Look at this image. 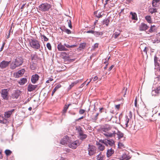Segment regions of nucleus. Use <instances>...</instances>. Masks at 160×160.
<instances>
[{
  "label": "nucleus",
  "instance_id": "obj_61",
  "mask_svg": "<svg viewBox=\"0 0 160 160\" xmlns=\"http://www.w3.org/2000/svg\"><path fill=\"white\" fill-rule=\"evenodd\" d=\"M86 32L87 33H91L93 34V33H94V31L92 30H89L87 31Z\"/></svg>",
  "mask_w": 160,
  "mask_h": 160
},
{
  "label": "nucleus",
  "instance_id": "obj_26",
  "mask_svg": "<svg viewBox=\"0 0 160 160\" xmlns=\"http://www.w3.org/2000/svg\"><path fill=\"white\" fill-rule=\"evenodd\" d=\"M18 67L16 63L13 60L10 65V68L12 70L15 69L17 67Z\"/></svg>",
  "mask_w": 160,
  "mask_h": 160
},
{
  "label": "nucleus",
  "instance_id": "obj_36",
  "mask_svg": "<svg viewBox=\"0 0 160 160\" xmlns=\"http://www.w3.org/2000/svg\"><path fill=\"white\" fill-rule=\"evenodd\" d=\"M0 123L2 124H7L9 123V122L8 119L5 118H4L2 120H0Z\"/></svg>",
  "mask_w": 160,
  "mask_h": 160
},
{
  "label": "nucleus",
  "instance_id": "obj_12",
  "mask_svg": "<svg viewBox=\"0 0 160 160\" xmlns=\"http://www.w3.org/2000/svg\"><path fill=\"white\" fill-rule=\"evenodd\" d=\"M39 76L37 74L33 75L31 77V81L32 83H35L39 79Z\"/></svg>",
  "mask_w": 160,
  "mask_h": 160
},
{
  "label": "nucleus",
  "instance_id": "obj_53",
  "mask_svg": "<svg viewBox=\"0 0 160 160\" xmlns=\"http://www.w3.org/2000/svg\"><path fill=\"white\" fill-rule=\"evenodd\" d=\"M42 37L43 38L45 41H47L48 40V38H47L44 35H42Z\"/></svg>",
  "mask_w": 160,
  "mask_h": 160
},
{
  "label": "nucleus",
  "instance_id": "obj_39",
  "mask_svg": "<svg viewBox=\"0 0 160 160\" xmlns=\"http://www.w3.org/2000/svg\"><path fill=\"white\" fill-rule=\"evenodd\" d=\"M122 159H120V160H123L126 159V160H129L130 158H128L127 155L125 153H124L122 154Z\"/></svg>",
  "mask_w": 160,
  "mask_h": 160
},
{
  "label": "nucleus",
  "instance_id": "obj_16",
  "mask_svg": "<svg viewBox=\"0 0 160 160\" xmlns=\"http://www.w3.org/2000/svg\"><path fill=\"white\" fill-rule=\"evenodd\" d=\"M25 72V70L24 68H22L21 70H19L16 73L15 78H17L21 76L24 74Z\"/></svg>",
  "mask_w": 160,
  "mask_h": 160
},
{
  "label": "nucleus",
  "instance_id": "obj_45",
  "mask_svg": "<svg viewBox=\"0 0 160 160\" xmlns=\"http://www.w3.org/2000/svg\"><path fill=\"white\" fill-rule=\"evenodd\" d=\"M12 152V151L8 149H7L5 151V153L7 156L10 155L11 154Z\"/></svg>",
  "mask_w": 160,
  "mask_h": 160
},
{
  "label": "nucleus",
  "instance_id": "obj_58",
  "mask_svg": "<svg viewBox=\"0 0 160 160\" xmlns=\"http://www.w3.org/2000/svg\"><path fill=\"white\" fill-rule=\"evenodd\" d=\"M68 27L70 28H72V26L71 24V20H69V21H68Z\"/></svg>",
  "mask_w": 160,
  "mask_h": 160
},
{
  "label": "nucleus",
  "instance_id": "obj_22",
  "mask_svg": "<svg viewBox=\"0 0 160 160\" xmlns=\"http://www.w3.org/2000/svg\"><path fill=\"white\" fill-rule=\"evenodd\" d=\"M114 153V150L112 148L110 149H108L107 152V156L109 158Z\"/></svg>",
  "mask_w": 160,
  "mask_h": 160
},
{
  "label": "nucleus",
  "instance_id": "obj_7",
  "mask_svg": "<svg viewBox=\"0 0 160 160\" xmlns=\"http://www.w3.org/2000/svg\"><path fill=\"white\" fill-rule=\"evenodd\" d=\"M152 95L154 96H158L160 94V85L157 86L156 88H152Z\"/></svg>",
  "mask_w": 160,
  "mask_h": 160
},
{
  "label": "nucleus",
  "instance_id": "obj_10",
  "mask_svg": "<svg viewBox=\"0 0 160 160\" xmlns=\"http://www.w3.org/2000/svg\"><path fill=\"white\" fill-rule=\"evenodd\" d=\"M37 87V85H33L31 83H30L28 84V86L27 90L28 92H31L35 90Z\"/></svg>",
  "mask_w": 160,
  "mask_h": 160
},
{
  "label": "nucleus",
  "instance_id": "obj_15",
  "mask_svg": "<svg viewBox=\"0 0 160 160\" xmlns=\"http://www.w3.org/2000/svg\"><path fill=\"white\" fill-rule=\"evenodd\" d=\"M79 142L78 140H76L69 144V146L70 148L72 149H76L78 147V144Z\"/></svg>",
  "mask_w": 160,
  "mask_h": 160
},
{
  "label": "nucleus",
  "instance_id": "obj_2",
  "mask_svg": "<svg viewBox=\"0 0 160 160\" xmlns=\"http://www.w3.org/2000/svg\"><path fill=\"white\" fill-rule=\"evenodd\" d=\"M27 40L30 46L34 51H36L38 50H39L40 51H41V50H40L41 44L39 41L32 38H28Z\"/></svg>",
  "mask_w": 160,
  "mask_h": 160
},
{
  "label": "nucleus",
  "instance_id": "obj_52",
  "mask_svg": "<svg viewBox=\"0 0 160 160\" xmlns=\"http://www.w3.org/2000/svg\"><path fill=\"white\" fill-rule=\"evenodd\" d=\"M134 105L135 106L136 108L138 107V105L137 104V97H136L135 100Z\"/></svg>",
  "mask_w": 160,
  "mask_h": 160
},
{
  "label": "nucleus",
  "instance_id": "obj_54",
  "mask_svg": "<svg viewBox=\"0 0 160 160\" xmlns=\"http://www.w3.org/2000/svg\"><path fill=\"white\" fill-rule=\"evenodd\" d=\"M5 44H6V42H3L2 46L1 48H0V52H1V51H2L3 50V49L4 48L5 45Z\"/></svg>",
  "mask_w": 160,
  "mask_h": 160
},
{
  "label": "nucleus",
  "instance_id": "obj_20",
  "mask_svg": "<svg viewBox=\"0 0 160 160\" xmlns=\"http://www.w3.org/2000/svg\"><path fill=\"white\" fill-rule=\"evenodd\" d=\"M110 17H109L107 18H106L105 19H103L102 22V24L105 25L107 26H108L110 22Z\"/></svg>",
  "mask_w": 160,
  "mask_h": 160
},
{
  "label": "nucleus",
  "instance_id": "obj_49",
  "mask_svg": "<svg viewBox=\"0 0 160 160\" xmlns=\"http://www.w3.org/2000/svg\"><path fill=\"white\" fill-rule=\"evenodd\" d=\"M156 31L155 28H154L152 27H150V28L148 31L147 32H155Z\"/></svg>",
  "mask_w": 160,
  "mask_h": 160
},
{
  "label": "nucleus",
  "instance_id": "obj_62",
  "mask_svg": "<svg viewBox=\"0 0 160 160\" xmlns=\"http://www.w3.org/2000/svg\"><path fill=\"white\" fill-rule=\"evenodd\" d=\"M143 110L144 111L146 112L147 111V109L146 108V106L144 103H143Z\"/></svg>",
  "mask_w": 160,
  "mask_h": 160
},
{
  "label": "nucleus",
  "instance_id": "obj_37",
  "mask_svg": "<svg viewBox=\"0 0 160 160\" xmlns=\"http://www.w3.org/2000/svg\"><path fill=\"white\" fill-rule=\"evenodd\" d=\"M64 59L66 61H68L69 62H71L75 61V59H70L69 56L64 57Z\"/></svg>",
  "mask_w": 160,
  "mask_h": 160
},
{
  "label": "nucleus",
  "instance_id": "obj_43",
  "mask_svg": "<svg viewBox=\"0 0 160 160\" xmlns=\"http://www.w3.org/2000/svg\"><path fill=\"white\" fill-rule=\"evenodd\" d=\"M107 110L106 109L103 108H99V112L98 113H101L102 112H105V113H107Z\"/></svg>",
  "mask_w": 160,
  "mask_h": 160
},
{
  "label": "nucleus",
  "instance_id": "obj_28",
  "mask_svg": "<svg viewBox=\"0 0 160 160\" xmlns=\"http://www.w3.org/2000/svg\"><path fill=\"white\" fill-rule=\"evenodd\" d=\"M86 45L85 43H82L79 44V47L78 48V50L79 51H81L82 49L85 48Z\"/></svg>",
  "mask_w": 160,
  "mask_h": 160
},
{
  "label": "nucleus",
  "instance_id": "obj_6",
  "mask_svg": "<svg viewBox=\"0 0 160 160\" xmlns=\"http://www.w3.org/2000/svg\"><path fill=\"white\" fill-rule=\"evenodd\" d=\"M11 62V61L3 60L0 63V68L4 69L8 67Z\"/></svg>",
  "mask_w": 160,
  "mask_h": 160
},
{
  "label": "nucleus",
  "instance_id": "obj_56",
  "mask_svg": "<svg viewBox=\"0 0 160 160\" xmlns=\"http://www.w3.org/2000/svg\"><path fill=\"white\" fill-rule=\"evenodd\" d=\"M127 9H128L127 8H123V9H122L121 10L120 12L119 13V15H120V14H122V13L123 14H125V13L124 12V10H127Z\"/></svg>",
  "mask_w": 160,
  "mask_h": 160
},
{
  "label": "nucleus",
  "instance_id": "obj_35",
  "mask_svg": "<svg viewBox=\"0 0 160 160\" xmlns=\"http://www.w3.org/2000/svg\"><path fill=\"white\" fill-rule=\"evenodd\" d=\"M61 29L62 31L66 32L68 34H69L71 33V31L70 30L67 28L65 27H64L63 29H62L61 28Z\"/></svg>",
  "mask_w": 160,
  "mask_h": 160
},
{
  "label": "nucleus",
  "instance_id": "obj_32",
  "mask_svg": "<svg viewBox=\"0 0 160 160\" xmlns=\"http://www.w3.org/2000/svg\"><path fill=\"white\" fill-rule=\"evenodd\" d=\"M156 8H150L149 9V12L151 14L157 12L158 9Z\"/></svg>",
  "mask_w": 160,
  "mask_h": 160
},
{
  "label": "nucleus",
  "instance_id": "obj_30",
  "mask_svg": "<svg viewBox=\"0 0 160 160\" xmlns=\"http://www.w3.org/2000/svg\"><path fill=\"white\" fill-rule=\"evenodd\" d=\"M96 144L98 146V148L100 150L103 151L105 149L104 146L99 142H97Z\"/></svg>",
  "mask_w": 160,
  "mask_h": 160
},
{
  "label": "nucleus",
  "instance_id": "obj_18",
  "mask_svg": "<svg viewBox=\"0 0 160 160\" xmlns=\"http://www.w3.org/2000/svg\"><path fill=\"white\" fill-rule=\"evenodd\" d=\"M20 92V91L18 90H15L12 94V98H13L17 99L21 93Z\"/></svg>",
  "mask_w": 160,
  "mask_h": 160
},
{
  "label": "nucleus",
  "instance_id": "obj_3",
  "mask_svg": "<svg viewBox=\"0 0 160 160\" xmlns=\"http://www.w3.org/2000/svg\"><path fill=\"white\" fill-rule=\"evenodd\" d=\"M52 8V5L46 2L40 5L38 7L39 9L43 12L48 11Z\"/></svg>",
  "mask_w": 160,
  "mask_h": 160
},
{
  "label": "nucleus",
  "instance_id": "obj_9",
  "mask_svg": "<svg viewBox=\"0 0 160 160\" xmlns=\"http://www.w3.org/2000/svg\"><path fill=\"white\" fill-rule=\"evenodd\" d=\"M69 142V137L66 135L60 141V143L62 145H65Z\"/></svg>",
  "mask_w": 160,
  "mask_h": 160
},
{
  "label": "nucleus",
  "instance_id": "obj_31",
  "mask_svg": "<svg viewBox=\"0 0 160 160\" xmlns=\"http://www.w3.org/2000/svg\"><path fill=\"white\" fill-rule=\"evenodd\" d=\"M76 130L77 131L78 134H80L83 133V131L82 130V128L81 127V126H79L78 127H77L76 128Z\"/></svg>",
  "mask_w": 160,
  "mask_h": 160
},
{
  "label": "nucleus",
  "instance_id": "obj_11",
  "mask_svg": "<svg viewBox=\"0 0 160 160\" xmlns=\"http://www.w3.org/2000/svg\"><path fill=\"white\" fill-rule=\"evenodd\" d=\"M57 48L59 51H66L68 50V49L65 47L64 44L62 45L61 42L59 43L58 45Z\"/></svg>",
  "mask_w": 160,
  "mask_h": 160
},
{
  "label": "nucleus",
  "instance_id": "obj_19",
  "mask_svg": "<svg viewBox=\"0 0 160 160\" xmlns=\"http://www.w3.org/2000/svg\"><path fill=\"white\" fill-rule=\"evenodd\" d=\"M159 64H160V59L158 57H157V55L156 54L154 56V64L155 66L157 65L158 66Z\"/></svg>",
  "mask_w": 160,
  "mask_h": 160
},
{
  "label": "nucleus",
  "instance_id": "obj_17",
  "mask_svg": "<svg viewBox=\"0 0 160 160\" xmlns=\"http://www.w3.org/2000/svg\"><path fill=\"white\" fill-rule=\"evenodd\" d=\"M15 111V109H12L11 110L9 111L5 112L4 114V116L6 118H9L12 112Z\"/></svg>",
  "mask_w": 160,
  "mask_h": 160
},
{
  "label": "nucleus",
  "instance_id": "obj_33",
  "mask_svg": "<svg viewBox=\"0 0 160 160\" xmlns=\"http://www.w3.org/2000/svg\"><path fill=\"white\" fill-rule=\"evenodd\" d=\"M145 20L149 23H151L152 22V19L150 16L147 15L145 17Z\"/></svg>",
  "mask_w": 160,
  "mask_h": 160
},
{
  "label": "nucleus",
  "instance_id": "obj_24",
  "mask_svg": "<svg viewBox=\"0 0 160 160\" xmlns=\"http://www.w3.org/2000/svg\"><path fill=\"white\" fill-rule=\"evenodd\" d=\"M160 36L157 34L155 38H153L152 41L153 43H158L160 42Z\"/></svg>",
  "mask_w": 160,
  "mask_h": 160
},
{
  "label": "nucleus",
  "instance_id": "obj_5",
  "mask_svg": "<svg viewBox=\"0 0 160 160\" xmlns=\"http://www.w3.org/2000/svg\"><path fill=\"white\" fill-rule=\"evenodd\" d=\"M1 96L3 99L8 100L9 97L8 96V90L6 89H2L1 91Z\"/></svg>",
  "mask_w": 160,
  "mask_h": 160
},
{
  "label": "nucleus",
  "instance_id": "obj_1",
  "mask_svg": "<svg viewBox=\"0 0 160 160\" xmlns=\"http://www.w3.org/2000/svg\"><path fill=\"white\" fill-rule=\"evenodd\" d=\"M111 127L109 125H105L101 129L102 132L106 137H114L116 134L115 131L111 130Z\"/></svg>",
  "mask_w": 160,
  "mask_h": 160
},
{
  "label": "nucleus",
  "instance_id": "obj_34",
  "mask_svg": "<svg viewBox=\"0 0 160 160\" xmlns=\"http://www.w3.org/2000/svg\"><path fill=\"white\" fill-rule=\"evenodd\" d=\"M93 34L95 36L98 37L100 35L102 36L103 34V32H99L94 31Z\"/></svg>",
  "mask_w": 160,
  "mask_h": 160
},
{
  "label": "nucleus",
  "instance_id": "obj_23",
  "mask_svg": "<svg viewBox=\"0 0 160 160\" xmlns=\"http://www.w3.org/2000/svg\"><path fill=\"white\" fill-rule=\"evenodd\" d=\"M27 82V79L26 78H22L18 81V83L21 85H23Z\"/></svg>",
  "mask_w": 160,
  "mask_h": 160
},
{
  "label": "nucleus",
  "instance_id": "obj_60",
  "mask_svg": "<svg viewBox=\"0 0 160 160\" xmlns=\"http://www.w3.org/2000/svg\"><path fill=\"white\" fill-rule=\"evenodd\" d=\"M127 118L126 122L125 125H126V127H128V122H129V119L128 118V116H127Z\"/></svg>",
  "mask_w": 160,
  "mask_h": 160
},
{
  "label": "nucleus",
  "instance_id": "obj_21",
  "mask_svg": "<svg viewBox=\"0 0 160 160\" xmlns=\"http://www.w3.org/2000/svg\"><path fill=\"white\" fill-rule=\"evenodd\" d=\"M130 14L132 16L131 19L132 20H138L137 14L135 12H131Z\"/></svg>",
  "mask_w": 160,
  "mask_h": 160
},
{
  "label": "nucleus",
  "instance_id": "obj_25",
  "mask_svg": "<svg viewBox=\"0 0 160 160\" xmlns=\"http://www.w3.org/2000/svg\"><path fill=\"white\" fill-rule=\"evenodd\" d=\"M87 135L86 134H84L83 133L80 134H78V138L82 141H83L87 138Z\"/></svg>",
  "mask_w": 160,
  "mask_h": 160
},
{
  "label": "nucleus",
  "instance_id": "obj_38",
  "mask_svg": "<svg viewBox=\"0 0 160 160\" xmlns=\"http://www.w3.org/2000/svg\"><path fill=\"white\" fill-rule=\"evenodd\" d=\"M107 142H108V145H109L110 146H112L114 144V142L113 140L109 139L107 140Z\"/></svg>",
  "mask_w": 160,
  "mask_h": 160
},
{
  "label": "nucleus",
  "instance_id": "obj_40",
  "mask_svg": "<svg viewBox=\"0 0 160 160\" xmlns=\"http://www.w3.org/2000/svg\"><path fill=\"white\" fill-rule=\"evenodd\" d=\"M65 47L67 48H74L76 47L77 46V45H70L68 44L64 43V44Z\"/></svg>",
  "mask_w": 160,
  "mask_h": 160
},
{
  "label": "nucleus",
  "instance_id": "obj_47",
  "mask_svg": "<svg viewBox=\"0 0 160 160\" xmlns=\"http://www.w3.org/2000/svg\"><path fill=\"white\" fill-rule=\"evenodd\" d=\"M68 108L67 107V104H65L64 106V108L62 110V113H65L67 111V109H68Z\"/></svg>",
  "mask_w": 160,
  "mask_h": 160
},
{
  "label": "nucleus",
  "instance_id": "obj_46",
  "mask_svg": "<svg viewBox=\"0 0 160 160\" xmlns=\"http://www.w3.org/2000/svg\"><path fill=\"white\" fill-rule=\"evenodd\" d=\"M32 60H35L38 57V55L35 52V54L31 55Z\"/></svg>",
  "mask_w": 160,
  "mask_h": 160
},
{
  "label": "nucleus",
  "instance_id": "obj_42",
  "mask_svg": "<svg viewBox=\"0 0 160 160\" xmlns=\"http://www.w3.org/2000/svg\"><path fill=\"white\" fill-rule=\"evenodd\" d=\"M103 158V156L100 153L97 156V159L98 160H102Z\"/></svg>",
  "mask_w": 160,
  "mask_h": 160
},
{
  "label": "nucleus",
  "instance_id": "obj_63",
  "mask_svg": "<svg viewBox=\"0 0 160 160\" xmlns=\"http://www.w3.org/2000/svg\"><path fill=\"white\" fill-rule=\"evenodd\" d=\"M85 117V116H82V117H80V118H78V119H76L75 120V121L76 122L78 121L79 120H80L82 119H83Z\"/></svg>",
  "mask_w": 160,
  "mask_h": 160
},
{
  "label": "nucleus",
  "instance_id": "obj_41",
  "mask_svg": "<svg viewBox=\"0 0 160 160\" xmlns=\"http://www.w3.org/2000/svg\"><path fill=\"white\" fill-rule=\"evenodd\" d=\"M118 135V138L119 139L122 138L123 136V134L121 132L118 131V133H117Z\"/></svg>",
  "mask_w": 160,
  "mask_h": 160
},
{
  "label": "nucleus",
  "instance_id": "obj_57",
  "mask_svg": "<svg viewBox=\"0 0 160 160\" xmlns=\"http://www.w3.org/2000/svg\"><path fill=\"white\" fill-rule=\"evenodd\" d=\"M85 110L82 109H80L79 111V113L80 114H83L85 112Z\"/></svg>",
  "mask_w": 160,
  "mask_h": 160
},
{
  "label": "nucleus",
  "instance_id": "obj_8",
  "mask_svg": "<svg viewBox=\"0 0 160 160\" xmlns=\"http://www.w3.org/2000/svg\"><path fill=\"white\" fill-rule=\"evenodd\" d=\"M149 27L147 24L144 22H142L140 25L139 27V30L140 31H146L149 28Z\"/></svg>",
  "mask_w": 160,
  "mask_h": 160
},
{
  "label": "nucleus",
  "instance_id": "obj_29",
  "mask_svg": "<svg viewBox=\"0 0 160 160\" xmlns=\"http://www.w3.org/2000/svg\"><path fill=\"white\" fill-rule=\"evenodd\" d=\"M101 12H99L98 11H97L94 12V14L96 17L100 18L102 17V15L101 14Z\"/></svg>",
  "mask_w": 160,
  "mask_h": 160
},
{
  "label": "nucleus",
  "instance_id": "obj_51",
  "mask_svg": "<svg viewBox=\"0 0 160 160\" xmlns=\"http://www.w3.org/2000/svg\"><path fill=\"white\" fill-rule=\"evenodd\" d=\"M149 50V48L148 47H146L144 49L143 51L145 52L146 55H147V52Z\"/></svg>",
  "mask_w": 160,
  "mask_h": 160
},
{
  "label": "nucleus",
  "instance_id": "obj_27",
  "mask_svg": "<svg viewBox=\"0 0 160 160\" xmlns=\"http://www.w3.org/2000/svg\"><path fill=\"white\" fill-rule=\"evenodd\" d=\"M61 87V85L60 84H58L54 88L53 90L52 93V96L54 93L56 92V91L59 88H60Z\"/></svg>",
  "mask_w": 160,
  "mask_h": 160
},
{
  "label": "nucleus",
  "instance_id": "obj_50",
  "mask_svg": "<svg viewBox=\"0 0 160 160\" xmlns=\"http://www.w3.org/2000/svg\"><path fill=\"white\" fill-rule=\"evenodd\" d=\"M46 46L50 50L52 49V47L50 43L48 42Z\"/></svg>",
  "mask_w": 160,
  "mask_h": 160
},
{
  "label": "nucleus",
  "instance_id": "obj_4",
  "mask_svg": "<svg viewBox=\"0 0 160 160\" xmlns=\"http://www.w3.org/2000/svg\"><path fill=\"white\" fill-rule=\"evenodd\" d=\"M88 154L90 156L94 155L96 152V148L93 145L89 144L88 148Z\"/></svg>",
  "mask_w": 160,
  "mask_h": 160
},
{
  "label": "nucleus",
  "instance_id": "obj_64",
  "mask_svg": "<svg viewBox=\"0 0 160 160\" xmlns=\"http://www.w3.org/2000/svg\"><path fill=\"white\" fill-rule=\"evenodd\" d=\"M98 43H96L94 44V45L93 46V48H97L98 47Z\"/></svg>",
  "mask_w": 160,
  "mask_h": 160
},
{
  "label": "nucleus",
  "instance_id": "obj_59",
  "mask_svg": "<svg viewBox=\"0 0 160 160\" xmlns=\"http://www.w3.org/2000/svg\"><path fill=\"white\" fill-rule=\"evenodd\" d=\"M124 146V145L120 142H119L118 144V148H120L121 147H123Z\"/></svg>",
  "mask_w": 160,
  "mask_h": 160
},
{
  "label": "nucleus",
  "instance_id": "obj_14",
  "mask_svg": "<svg viewBox=\"0 0 160 160\" xmlns=\"http://www.w3.org/2000/svg\"><path fill=\"white\" fill-rule=\"evenodd\" d=\"M14 61L18 67L21 65L23 62V59L21 57L15 59Z\"/></svg>",
  "mask_w": 160,
  "mask_h": 160
},
{
  "label": "nucleus",
  "instance_id": "obj_48",
  "mask_svg": "<svg viewBox=\"0 0 160 160\" xmlns=\"http://www.w3.org/2000/svg\"><path fill=\"white\" fill-rule=\"evenodd\" d=\"M120 33L115 32L113 35V36L115 38H116L120 35Z\"/></svg>",
  "mask_w": 160,
  "mask_h": 160
},
{
  "label": "nucleus",
  "instance_id": "obj_55",
  "mask_svg": "<svg viewBox=\"0 0 160 160\" xmlns=\"http://www.w3.org/2000/svg\"><path fill=\"white\" fill-rule=\"evenodd\" d=\"M155 67L158 71L160 72V63L159 64L158 66H155Z\"/></svg>",
  "mask_w": 160,
  "mask_h": 160
},
{
  "label": "nucleus",
  "instance_id": "obj_44",
  "mask_svg": "<svg viewBox=\"0 0 160 160\" xmlns=\"http://www.w3.org/2000/svg\"><path fill=\"white\" fill-rule=\"evenodd\" d=\"M99 113H97L96 115L94 116V117L92 118V120L93 121L95 122L97 120L98 118V116L99 114Z\"/></svg>",
  "mask_w": 160,
  "mask_h": 160
},
{
  "label": "nucleus",
  "instance_id": "obj_13",
  "mask_svg": "<svg viewBox=\"0 0 160 160\" xmlns=\"http://www.w3.org/2000/svg\"><path fill=\"white\" fill-rule=\"evenodd\" d=\"M152 4L154 8H159L160 7V0H152Z\"/></svg>",
  "mask_w": 160,
  "mask_h": 160
}]
</instances>
